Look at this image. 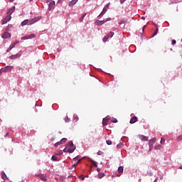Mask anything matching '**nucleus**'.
Returning a JSON list of instances; mask_svg holds the SVG:
<instances>
[{
    "instance_id": "nucleus-2",
    "label": "nucleus",
    "mask_w": 182,
    "mask_h": 182,
    "mask_svg": "<svg viewBox=\"0 0 182 182\" xmlns=\"http://www.w3.org/2000/svg\"><path fill=\"white\" fill-rule=\"evenodd\" d=\"M11 19H12V16L6 14V18H4L1 21V25H5V23H8V22H9Z\"/></svg>"
},
{
    "instance_id": "nucleus-22",
    "label": "nucleus",
    "mask_w": 182,
    "mask_h": 182,
    "mask_svg": "<svg viewBox=\"0 0 182 182\" xmlns=\"http://www.w3.org/2000/svg\"><path fill=\"white\" fill-rule=\"evenodd\" d=\"M109 36H105L102 39L103 42H107V39H109Z\"/></svg>"
},
{
    "instance_id": "nucleus-53",
    "label": "nucleus",
    "mask_w": 182,
    "mask_h": 182,
    "mask_svg": "<svg viewBox=\"0 0 182 182\" xmlns=\"http://www.w3.org/2000/svg\"><path fill=\"white\" fill-rule=\"evenodd\" d=\"M180 170H182V166L179 167Z\"/></svg>"
},
{
    "instance_id": "nucleus-32",
    "label": "nucleus",
    "mask_w": 182,
    "mask_h": 182,
    "mask_svg": "<svg viewBox=\"0 0 182 182\" xmlns=\"http://www.w3.org/2000/svg\"><path fill=\"white\" fill-rule=\"evenodd\" d=\"M79 163H80V159H79L75 164H74L73 165V167H76L77 166V164H79Z\"/></svg>"
},
{
    "instance_id": "nucleus-17",
    "label": "nucleus",
    "mask_w": 182,
    "mask_h": 182,
    "mask_svg": "<svg viewBox=\"0 0 182 182\" xmlns=\"http://www.w3.org/2000/svg\"><path fill=\"white\" fill-rule=\"evenodd\" d=\"M1 178H3V180H8V176H6L5 172L1 173Z\"/></svg>"
},
{
    "instance_id": "nucleus-55",
    "label": "nucleus",
    "mask_w": 182,
    "mask_h": 182,
    "mask_svg": "<svg viewBox=\"0 0 182 182\" xmlns=\"http://www.w3.org/2000/svg\"><path fill=\"white\" fill-rule=\"evenodd\" d=\"M10 1V2H14V0H9Z\"/></svg>"
},
{
    "instance_id": "nucleus-18",
    "label": "nucleus",
    "mask_w": 182,
    "mask_h": 182,
    "mask_svg": "<svg viewBox=\"0 0 182 182\" xmlns=\"http://www.w3.org/2000/svg\"><path fill=\"white\" fill-rule=\"evenodd\" d=\"M9 58H10V59H18V58H19V55H18V54L11 55Z\"/></svg>"
},
{
    "instance_id": "nucleus-19",
    "label": "nucleus",
    "mask_w": 182,
    "mask_h": 182,
    "mask_svg": "<svg viewBox=\"0 0 182 182\" xmlns=\"http://www.w3.org/2000/svg\"><path fill=\"white\" fill-rule=\"evenodd\" d=\"M39 177L41 178V180H42L43 181H46V176L45 175H39Z\"/></svg>"
},
{
    "instance_id": "nucleus-39",
    "label": "nucleus",
    "mask_w": 182,
    "mask_h": 182,
    "mask_svg": "<svg viewBox=\"0 0 182 182\" xmlns=\"http://www.w3.org/2000/svg\"><path fill=\"white\" fill-rule=\"evenodd\" d=\"M85 177H86L85 176L81 175V176L79 177V178H80V180H85Z\"/></svg>"
},
{
    "instance_id": "nucleus-52",
    "label": "nucleus",
    "mask_w": 182,
    "mask_h": 182,
    "mask_svg": "<svg viewBox=\"0 0 182 182\" xmlns=\"http://www.w3.org/2000/svg\"><path fill=\"white\" fill-rule=\"evenodd\" d=\"M0 75H2V71L0 70Z\"/></svg>"
},
{
    "instance_id": "nucleus-57",
    "label": "nucleus",
    "mask_w": 182,
    "mask_h": 182,
    "mask_svg": "<svg viewBox=\"0 0 182 182\" xmlns=\"http://www.w3.org/2000/svg\"><path fill=\"white\" fill-rule=\"evenodd\" d=\"M32 1H33V0H29V2H32Z\"/></svg>"
},
{
    "instance_id": "nucleus-41",
    "label": "nucleus",
    "mask_w": 182,
    "mask_h": 182,
    "mask_svg": "<svg viewBox=\"0 0 182 182\" xmlns=\"http://www.w3.org/2000/svg\"><path fill=\"white\" fill-rule=\"evenodd\" d=\"M102 154H103V151H99L97 152V155H98V156H102Z\"/></svg>"
},
{
    "instance_id": "nucleus-15",
    "label": "nucleus",
    "mask_w": 182,
    "mask_h": 182,
    "mask_svg": "<svg viewBox=\"0 0 182 182\" xmlns=\"http://www.w3.org/2000/svg\"><path fill=\"white\" fill-rule=\"evenodd\" d=\"M26 25H29V20L26 19L21 22V26H25Z\"/></svg>"
},
{
    "instance_id": "nucleus-16",
    "label": "nucleus",
    "mask_w": 182,
    "mask_h": 182,
    "mask_svg": "<svg viewBox=\"0 0 182 182\" xmlns=\"http://www.w3.org/2000/svg\"><path fill=\"white\" fill-rule=\"evenodd\" d=\"M68 150L69 153H73L75 150H76V146H70V148H68Z\"/></svg>"
},
{
    "instance_id": "nucleus-50",
    "label": "nucleus",
    "mask_w": 182,
    "mask_h": 182,
    "mask_svg": "<svg viewBox=\"0 0 182 182\" xmlns=\"http://www.w3.org/2000/svg\"><path fill=\"white\" fill-rule=\"evenodd\" d=\"M97 171H98V172L100 171V168H97Z\"/></svg>"
},
{
    "instance_id": "nucleus-36",
    "label": "nucleus",
    "mask_w": 182,
    "mask_h": 182,
    "mask_svg": "<svg viewBox=\"0 0 182 182\" xmlns=\"http://www.w3.org/2000/svg\"><path fill=\"white\" fill-rule=\"evenodd\" d=\"M165 141H166V139H164V138L161 139V144H164Z\"/></svg>"
},
{
    "instance_id": "nucleus-34",
    "label": "nucleus",
    "mask_w": 182,
    "mask_h": 182,
    "mask_svg": "<svg viewBox=\"0 0 182 182\" xmlns=\"http://www.w3.org/2000/svg\"><path fill=\"white\" fill-rule=\"evenodd\" d=\"M63 151H64V153H69V148L65 147V148L63 149Z\"/></svg>"
},
{
    "instance_id": "nucleus-8",
    "label": "nucleus",
    "mask_w": 182,
    "mask_h": 182,
    "mask_svg": "<svg viewBox=\"0 0 182 182\" xmlns=\"http://www.w3.org/2000/svg\"><path fill=\"white\" fill-rule=\"evenodd\" d=\"M38 21H39V18H32L31 20H28V25H33V23L38 22Z\"/></svg>"
},
{
    "instance_id": "nucleus-14",
    "label": "nucleus",
    "mask_w": 182,
    "mask_h": 182,
    "mask_svg": "<svg viewBox=\"0 0 182 182\" xmlns=\"http://www.w3.org/2000/svg\"><path fill=\"white\" fill-rule=\"evenodd\" d=\"M109 122V119L107 118H104L102 119V126H107V123Z\"/></svg>"
},
{
    "instance_id": "nucleus-3",
    "label": "nucleus",
    "mask_w": 182,
    "mask_h": 182,
    "mask_svg": "<svg viewBox=\"0 0 182 182\" xmlns=\"http://www.w3.org/2000/svg\"><path fill=\"white\" fill-rule=\"evenodd\" d=\"M14 65H7L6 67H4V68H2V71L4 73L6 72H11V70H12V69H14Z\"/></svg>"
},
{
    "instance_id": "nucleus-1",
    "label": "nucleus",
    "mask_w": 182,
    "mask_h": 182,
    "mask_svg": "<svg viewBox=\"0 0 182 182\" xmlns=\"http://www.w3.org/2000/svg\"><path fill=\"white\" fill-rule=\"evenodd\" d=\"M156 137H154L149 141V151H151V150H153V146H154V143H156Z\"/></svg>"
},
{
    "instance_id": "nucleus-9",
    "label": "nucleus",
    "mask_w": 182,
    "mask_h": 182,
    "mask_svg": "<svg viewBox=\"0 0 182 182\" xmlns=\"http://www.w3.org/2000/svg\"><path fill=\"white\" fill-rule=\"evenodd\" d=\"M13 12H15V6H13V7H11V8H10V9L8 10V11H7L6 15H9V16H11V15H12V13H13Z\"/></svg>"
},
{
    "instance_id": "nucleus-29",
    "label": "nucleus",
    "mask_w": 182,
    "mask_h": 182,
    "mask_svg": "<svg viewBox=\"0 0 182 182\" xmlns=\"http://www.w3.org/2000/svg\"><path fill=\"white\" fill-rule=\"evenodd\" d=\"M105 177V173H99L98 174V178H103Z\"/></svg>"
},
{
    "instance_id": "nucleus-24",
    "label": "nucleus",
    "mask_w": 182,
    "mask_h": 182,
    "mask_svg": "<svg viewBox=\"0 0 182 182\" xmlns=\"http://www.w3.org/2000/svg\"><path fill=\"white\" fill-rule=\"evenodd\" d=\"M66 140H68V139L63 138L60 141L61 144H63V143H66Z\"/></svg>"
},
{
    "instance_id": "nucleus-59",
    "label": "nucleus",
    "mask_w": 182,
    "mask_h": 182,
    "mask_svg": "<svg viewBox=\"0 0 182 182\" xmlns=\"http://www.w3.org/2000/svg\"><path fill=\"white\" fill-rule=\"evenodd\" d=\"M49 1H50V0H47V2H49Z\"/></svg>"
},
{
    "instance_id": "nucleus-21",
    "label": "nucleus",
    "mask_w": 182,
    "mask_h": 182,
    "mask_svg": "<svg viewBox=\"0 0 182 182\" xmlns=\"http://www.w3.org/2000/svg\"><path fill=\"white\" fill-rule=\"evenodd\" d=\"M68 146L69 147H75V146H73V141H70L68 143Z\"/></svg>"
},
{
    "instance_id": "nucleus-42",
    "label": "nucleus",
    "mask_w": 182,
    "mask_h": 182,
    "mask_svg": "<svg viewBox=\"0 0 182 182\" xmlns=\"http://www.w3.org/2000/svg\"><path fill=\"white\" fill-rule=\"evenodd\" d=\"M177 43V41L176 40H172V44L176 45Z\"/></svg>"
},
{
    "instance_id": "nucleus-4",
    "label": "nucleus",
    "mask_w": 182,
    "mask_h": 182,
    "mask_svg": "<svg viewBox=\"0 0 182 182\" xmlns=\"http://www.w3.org/2000/svg\"><path fill=\"white\" fill-rule=\"evenodd\" d=\"M33 38H35V33H31L30 35L22 37L21 41H26L27 39H32Z\"/></svg>"
},
{
    "instance_id": "nucleus-12",
    "label": "nucleus",
    "mask_w": 182,
    "mask_h": 182,
    "mask_svg": "<svg viewBox=\"0 0 182 182\" xmlns=\"http://www.w3.org/2000/svg\"><path fill=\"white\" fill-rule=\"evenodd\" d=\"M77 1L79 0H72L71 1H70V3L68 4L69 6H73V5H76V4H77Z\"/></svg>"
},
{
    "instance_id": "nucleus-31",
    "label": "nucleus",
    "mask_w": 182,
    "mask_h": 182,
    "mask_svg": "<svg viewBox=\"0 0 182 182\" xmlns=\"http://www.w3.org/2000/svg\"><path fill=\"white\" fill-rule=\"evenodd\" d=\"M60 144H62V142H60V141L55 143V144H54V146H55V147H58V146H60Z\"/></svg>"
},
{
    "instance_id": "nucleus-60",
    "label": "nucleus",
    "mask_w": 182,
    "mask_h": 182,
    "mask_svg": "<svg viewBox=\"0 0 182 182\" xmlns=\"http://www.w3.org/2000/svg\"><path fill=\"white\" fill-rule=\"evenodd\" d=\"M155 181H157V179H155Z\"/></svg>"
},
{
    "instance_id": "nucleus-54",
    "label": "nucleus",
    "mask_w": 182,
    "mask_h": 182,
    "mask_svg": "<svg viewBox=\"0 0 182 182\" xmlns=\"http://www.w3.org/2000/svg\"><path fill=\"white\" fill-rule=\"evenodd\" d=\"M154 25L157 28V25L156 23H154Z\"/></svg>"
},
{
    "instance_id": "nucleus-7",
    "label": "nucleus",
    "mask_w": 182,
    "mask_h": 182,
    "mask_svg": "<svg viewBox=\"0 0 182 182\" xmlns=\"http://www.w3.org/2000/svg\"><path fill=\"white\" fill-rule=\"evenodd\" d=\"M138 138L142 141H149V138L144 135H139Z\"/></svg>"
},
{
    "instance_id": "nucleus-51",
    "label": "nucleus",
    "mask_w": 182,
    "mask_h": 182,
    "mask_svg": "<svg viewBox=\"0 0 182 182\" xmlns=\"http://www.w3.org/2000/svg\"><path fill=\"white\" fill-rule=\"evenodd\" d=\"M74 160H77V156L74 158Z\"/></svg>"
},
{
    "instance_id": "nucleus-47",
    "label": "nucleus",
    "mask_w": 182,
    "mask_h": 182,
    "mask_svg": "<svg viewBox=\"0 0 182 182\" xmlns=\"http://www.w3.org/2000/svg\"><path fill=\"white\" fill-rule=\"evenodd\" d=\"M141 19H142L143 21H144V20L146 19V17H145V16H142V17H141Z\"/></svg>"
},
{
    "instance_id": "nucleus-58",
    "label": "nucleus",
    "mask_w": 182,
    "mask_h": 182,
    "mask_svg": "<svg viewBox=\"0 0 182 182\" xmlns=\"http://www.w3.org/2000/svg\"><path fill=\"white\" fill-rule=\"evenodd\" d=\"M8 134H9V133H7V134H6V136H8Z\"/></svg>"
},
{
    "instance_id": "nucleus-23",
    "label": "nucleus",
    "mask_w": 182,
    "mask_h": 182,
    "mask_svg": "<svg viewBox=\"0 0 182 182\" xmlns=\"http://www.w3.org/2000/svg\"><path fill=\"white\" fill-rule=\"evenodd\" d=\"M114 35V33L111 31L109 34L107 35V36H109V38H113Z\"/></svg>"
},
{
    "instance_id": "nucleus-45",
    "label": "nucleus",
    "mask_w": 182,
    "mask_h": 182,
    "mask_svg": "<svg viewBox=\"0 0 182 182\" xmlns=\"http://www.w3.org/2000/svg\"><path fill=\"white\" fill-rule=\"evenodd\" d=\"M125 1L126 0H120L119 2H120V4H124Z\"/></svg>"
},
{
    "instance_id": "nucleus-30",
    "label": "nucleus",
    "mask_w": 182,
    "mask_h": 182,
    "mask_svg": "<svg viewBox=\"0 0 182 182\" xmlns=\"http://www.w3.org/2000/svg\"><path fill=\"white\" fill-rule=\"evenodd\" d=\"M85 16H86V14H82V16L80 18V22H82V21H83V19H85Z\"/></svg>"
},
{
    "instance_id": "nucleus-43",
    "label": "nucleus",
    "mask_w": 182,
    "mask_h": 182,
    "mask_svg": "<svg viewBox=\"0 0 182 182\" xmlns=\"http://www.w3.org/2000/svg\"><path fill=\"white\" fill-rule=\"evenodd\" d=\"M74 120H75V122H77V120H79V117H75Z\"/></svg>"
},
{
    "instance_id": "nucleus-5",
    "label": "nucleus",
    "mask_w": 182,
    "mask_h": 182,
    "mask_svg": "<svg viewBox=\"0 0 182 182\" xmlns=\"http://www.w3.org/2000/svg\"><path fill=\"white\" fill-rule=\"evenodd\" d=\"M112 18H108L106 19V21H97V25H98V26H102V25H104V23H106V22L111 21Z\"/></svg>"
},
{
    "instance_id": "nucleus-6",
    "label": "nucleus",
    "mask_w": 182,
    "mask_h": 182,
    "mask_svg": "<svg viewBox=\"0 0 182 182\" xmlns=\"http://www.w3.org/2000/svg\"><path fill=\"white\" fill-rule=\"evenodd\" d=\"M109 6H110V3L107 4L103 9L102 11L101 12L100 15H105L107 10L109 9Z\"/></svg>"
},
{
    "instance_id": "nucleus-20",
    "label": "nucleus",
    "mask_w": 182,
    "mask_h": 182,
    "mask_svg": "<svg viewBox=\"0 0 182 182\" xmlns=\"http://www.w3.org/2000/svg\"><path fill=\"white\" fill-rule=\"evenodd\" d=\"M157 33H159V28L156 27V31H154L153 36H152V38H154V36H156V35H157Z\"/></svg>"
},
{
    "instance_id": "nucleus-49",
    "label": "nucleus",
    "mask_w": 182,
    "mask_h": 182,
    "mask_svg": "<svg viewBox=\"0 0 182 182\" xmlns=\"http://www.w3.org/2000/svg\"><path fill=\"white\" fill-rule=\"evenodd\" d=\"M57 156H60V154H59V153H57V154H55Z\"/></svg>"
},
{
    "instance_id": "nucleus-40",
    "label": "nucleus",
    "mask_w": 182,
    "mask_h": 182,
    "mask_svg": "<svg viewBox=\"0 0 182 182\" xmlns=\"http://www.w3.org/2000/svg\"><path fill=\"white\" fill-rule=\"evenodd\" d=\"M111 121H112V123H117V119L114 118Z\"/></svg>"
},
{
    "instance_id": "nucleus-48",
    "label": "nucleus",
    "mask_w": 182,
    "mask_h": 182,
    "mask_svg": "<svg viewBox=\"0 0 182 182\" xmlns=\"http://www.w3.org/2000/svg\"><path fill=\"white\" fill-rule=\"evenodd\" d=\"M57 156H60V154H59V153H57V154H55Z\"/></svg>"
},
{
    "instance_id": "nucleus-46",
    "label": "nucleus",
    "mask_w": 182,
    "mask_h": 182,
    "mask_svg": "<svg viewBox=\"0 0 182 182\" xmlns=\"http://www.w3.org/2000/svg\"><path fill=\"white\" fill-rule=\"evenodd\" d=\"M13 43H15V45H18V43H19V41H16V42H14Z\"/></svg>"
},
{
    "instance_id": "nucleus-26",
    "label": "nucleus",
    "mask_w": 182,
    "mask_h": 182,
    "mask_svg": "<svg viewBox=\"0 0 182 182\" xmlns=\"http://www.w3.org/2000/svg\"><path fill=\"white\" fill-rule=\"evenodd\" d=\"M123 147V144L119 143V144L117 145V149H122Z\"/></svg>"
},
{
    "instance_id": "nucleus-38",
    "label": "nucleus",
    "mask_w": 182,
    "mask_h": 182,
    "mask_svg": "<svg viewBox=\"0 0 182 182\" xmlns=\"http://www.w3.org/2000/svg\"><path fill=\"white\" fill-rule=\"evenodd\" d=\"M106 143H107V144L108 146H111V144H112V141H110V140H107Z\"/></svg>"
},
{
    "instance_id": "nucleus-13",
    "label": "nucleus",
    "mask_w": 182,
    "mask_h": 182,
    "mask_svg": "<svg viewBox=\"0 0 182 182\" xmlns=\"http://www.w3.org/2000/svg\"><path fill=\"white\" fill-rule=\"evenodd\" d=\"M53 6H55V1H51L48 5V11H52Z\"/></svg>"
},
{
    "instance_id": "nucleus-33",
    "label": "nucleus",
    "mask_w": 182,
    "mask_h": 182,
    "mask_svg": "<svg viewBox=\"0 0 182 182\" xmlns=\"http://www.w3.org/2000/svg\"><path fill=\"white\" fill-rule=\"evenodd\" d=\"M51 159L53 161H56L58 160V157H56L55 156H53Z\"/></svg>"
},
{
    "instance_id": "nucleus-11",
    "label": "nucleus",
    "mask_w": 182,
    "mask_h": 182,
    "mask_svg": "<svg viewBox=\"0 0 182 182\" xmlns=\"http://www.w3.org/2000/svg\"><path fill=\"white\" fill-rule=\"evenodd\" d=\"M137 122V117H132L130 121H129V123L131 124H134V123H136Z\"/></svg>"
},
{
    "instance_id": "nucleus-25",
    "label": "nucleus",
    "mask_w": 182,
    "mask_h": 182,
    "mask_svg": "<svg viewBox=\"0 0 182 182\" xmlns=\"http://www.w3.org/2000/svg\"><path fill=\"white\" fill-rule=\"evenodd\" d=\"M118 173H123V166H119L118 168Z\"/></svg>"
},
{
    "instance_id": "nucleus-56",
    "label": "nucleus",
    "mask_w": 182,
    "mask_h": 182,
    "mask_svg": "<svg viewBox=\"0 0 182 182\" xmlns=\"http://www.w3.org/2000/svg\"><path fill=\"white\" fill-rule=\"evenodd\" d=\"M62 1H63V0H59V2H62Z\"/></svg>"
},
{
    "instance_id": "nucleus-10",
    "label": "nucleus",
    "mask_w": 182,
    "mask_h": 182,
    "mask_svg": "<svg viewBox=\"0 0 182 182\" xmlns=\"http://www.w3.org/2000/svg\"><path fill=\"white\" fill-rule=\"evenodd\" d=\"M2 38H3V39H9V38H11V33H9L8 32L4 33L2 35Z\"/></svg>"
},
{
    "instance_id": "nucleus-27",
    "label": "nucleus",
    "mask_w": 182,
    "mask_h": 182,
    "mask_svg": "<svg viewBox=\"0 0 182 182\" xmlns=\"http://www.w3.org/2000/svg\"><path fill=\"white\" fill-rule=\"evenodd\" d=\"M155 150H160V149H161V145H156L154 147Z\"/></svg>"
},
{
    "instance_id": "nucleus-28",
    "label": "nucleus",
    "mask_w": 182,
    "mask_h": 182,
    "mask_svg": "<svg viewBox=\"0 0 182 182\" xmlns=\"http://www.w3.org/2000/svg\"><path fill=\"white\" fill-rule=\"evenodd\" d=\"M91 163H92V165L95 166V167H97V162L92 160L91 161Z\"/></svg>"
},
{
    "instance_id": "nucleus-35",
    "label": "nucleus",
    "mask_w": 182,
    "mask_h": 182,
    "mask_svg": "<svg viewBox=\"0 0 182 182\" xmlns=\"http://www.w3.org/2000/svg\"><path fill=\"white\" fill-rule=\"evenodd\" d=\"M176 139L178 140V141H181V140H182V135L178 136Z\"/></svg>"
},
{
    "instance_id": "nucleus-44",
    "label": "nucleus",
    "mask_w": 182,
    "mask_h": 182,
    "mask_svg": "<svg viewBox=\"0 0 182 182\" xmlns=\"http://www.w3.org/2000/svg\"><path fill=\"white\" fill-rule=\"evenodd\" d=\"M10 50H12V48L9 47V48H7V50H6V52H9Z\"/></svg>"
},
{
    "instance_id": "nucleus-37",
    "label": "nucleus",
    "mask_w": 182,
    "mask_h": 182,
    "mask_svg": "<svg viewBox=\"0 0 182 182\" xmlns=\"http://www.w3.org/2000/svg\"><path fill=\"white\" fill-rule=\"evenodd\" d=\"M9 47H10L11 49H14V48H15V43H11Z\"/></svg>"
}]
</instances>
